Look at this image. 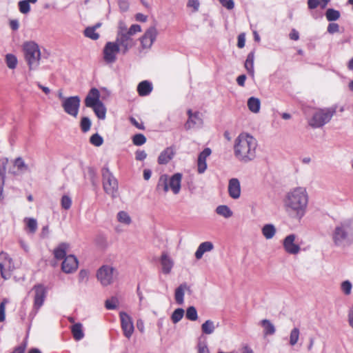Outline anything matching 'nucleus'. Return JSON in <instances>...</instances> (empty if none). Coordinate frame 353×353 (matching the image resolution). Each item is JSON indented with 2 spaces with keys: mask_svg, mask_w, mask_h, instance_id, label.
I'll return each mask as SVG.
<instances>
[{
  "mask_svg": "<svg viewBox=\"0 0 353 353\" xmlns=\"http://www.w3.org/2000/svg\"><path fill=\"white\" fill-rule=\"evenodd\" d=\"M308 201L309 196L305 188H294L283 198L285 211L289 217L300 221L306 214Z\"/></svg>",
  "mask_w": 353,
  "mask_h": 353,
  "instance_id": "nucleus-1",
  "label": "nucleus"
},
{
  "mask_svg": "<svg viewBox=\"0 0 353 353\" xmlns=\"http://www.w3.org/2000/svg\"><path fill=\"white\" fill-rule=\"evenodd\" d=\"M256 139L247 133H241L235 139L234 154L242 163H248L256 157Z\"/></svg>",
  "mask_w": 353,
  "mask_h": 353,
  "instance_id": "nucleus-2",
  "label": "nucleus"
},
{
  "mask_svg": "<svg viewBox=\"0 0 353 353\" xmlns=\"http://www.w3.org/2000/svg\"><path fill=\"white\" fill-rule=\"evenodd\" d=\"M335 246L345 248L353 243V223L345 221L336 225L332 233Z\"/></svg>",
  "mask_w": 353,
  "mask_h": 353,
  "instance_id": "nucleus-3",
  "label": "nucleus"
},
{
  "mask_svg": "<svg viewBox=\"0 0 353 353\" xmlns=\"http://www.w3.org/2000/svg\"><path fill=\"white\" fill-rule=\"evenodd\" d=\"M182 174L175 173L170 178L168 174H161L158 180L157 191L164 194L170 189L174 194H178L181 190Z\"/></svg>",
  "mask_w": 353,
  "mask_h": 353,
  "instance_id": "nucleus-4",
  "label": "nucleus"
},
{
  "mask_svg": "<svg viewBox=\"0 0 353 353\" xmlns=\"http://www.w3.org/2000/svg\"><path fill=\"white\" fill-rule=\"evenodd\" d=\"M25 59L30 70H36L41 59V52L39 46L33 41L26 42L23 46Z\"/></svg>",
  "mask_w": 353,
  "mask_h": 353,
  "instance_id": "nucleus-5",
  "label": "nucleus"
},
{
  "mask_svg": "<svg viewBox=\"0 0 353 353\" xmlns=\"http://www.w3.org/2000/svg\"><path fill=\"white\" fill-rule=\"evenodd\" d=\"M336 113V108H325L316 110L309 121V125L313 128H319L329 123Z\"/></svg>",
  "mask_w": 353,
  "mask_h": 353,
  "instance_id": "nucleus-6",
  "label": "nucleus"
},
{
  "mask_svg": "<svg viewBox=\"0 0 353 353\" xmlns=\"http://www.w3.org/2000/svg\"><path fill=\"white\" fill-rule=\"evenodd\" d=\"M118 276L117 270L112 265H103L97 271V279L102 286H108L112 284Z\"/></svg>",
  "mask_w": 353,
  "mask_h": 353,
  "instance_id": "nucleus-7",
  "label": "nucleus"
},
{
  "mask_svg": "<svg viewBox=\"0 0 353 353\" xmlns=\"http://www.w3.org/2000/svg\"><path fill=\"white\" fill-rule=\"evenodd\" d=\"M103 188L105 193L112 198L118 196V182L108 168L102 169Z\"/></svg>",
  "mask_w": 353,
  "mask_h": 353,
  "instance_id": "nucleus-8",
  "label": "nucleus"
},
{
  "mask_svg": "<svg viewBox=\"0 0 353 353\" xmlns=\"http://www.w3.org/2000/svg\"><path fill=\"white\" fill-rule=\"evenodd\" d=\"M14 269V265L12 258L7 253L1 252L0 253V272L1 277L6 280L10 279Z\"/></svg>",
  "mask_w": 353,
  "mask_h": 353,
  "instance_id": "nucleus-9",
  "label": "nucleus"
},
{
  "mask_svg": "<svg viewBox=\"0 0 353 353\" xmlns=\"http://www.w3.org/2000/svg\"><path fill=\"white\" fill-rule=\"evenodd\" d=\"M121 52L118 43L115 41L107 42L103 50V56L104 61L108 64H112L117 60V54Z\"/></svg>",
  "mask_w": 353,
  "mask_h": 353,
  "instance_id": "nucleus-10",
  "label": "nucleus"
},
{
  "mask_svg": "<svg viewBox=\"0 0 353 353\" xmlns=\"http://www.w3.org/2000/svg\"><path fill=\"white\" fill-rule=\"evenodd\" d=\"M115 42L118 43L122 54H125L136 44V41L132 37L127 35L120 30L117 32Z\"/></svg>",
  "mask_w": 353,
  "mask_h": 353,
  "instance_id": "nucleus-11",
  "label": "nucleus"
},
{
  "mask_svg": "<svg viewBox=\"0 0 353 353\" xmlns=\"http://www.w3.org/2000/svg\"><path fill=\"white\" fill-rule=\"evenodd\" d=\"M81 99L78 96L67 97L61 105L64 111L69 115L77 117L80 107Z\"/></svg>",
  "mask_w": 353,
  "mask_h": 353,
  "instance_id": "nucleus-12",
  "label": "nucleus"
},
{
  "mask_svg": "<svg viewBox=\"0 0 353 353\" xmlns=\"http://www.w3.org/2000/svg\"><path fill=\"white\" fill-rule=\"evenodd\" d=\"M121 319V325L124 336L130 339L134 330V324L132 318L125 312L119 313Z\"/></svg>",
  "mask_w": 353,
  "mask_h": 353,
  "instance_id": "nucleus-13",
  "label": "nucleus"
},
{
  "mask_svg": "<svg viewBox=\"0 0 353 353\" xmlns=\"http://www.w3.org/2000/svg\"><path fill=\"white\" fill-rule=\"evenodd\" d=\"M158 34L157 28L154 26L150 27L140 38L141 45L143 49H150Z\"/></svg>",
  "mask_w": 353,
  "mask_h": 353,
  "instance_id": "nucleus-14",
  "label": "nucleus"
},
{
  "mask_svg": "<svg viewBox=\"0 0 353 353\" xmlns=\"http://www.w3.org/2000/svg\"><path fill=\"white\" fill-rule=\"evenodd\" d=\"M32 290L34 292V309L37 311L44 303L46 291L44 286L41 284L34 285Z\"/></svg>",
  "mask_w": 353,
  "mask_h": 353,
  "instance_id": "nucleus-15",
  "label": "nucleus"
},
{
  "mask_svg": "<svg viewBox=\"0 0 353 353\" xmlns=\"http://www.w3.org/2000/svg\"><path fill=\"white\" fill-rule=\"evenodd\" d=\"M296 237L294 234H291L283 239V245L287 253L296 254L300 252L301 248L299 245L295 243Z\"/></svg>",
  "mask_w": 353,
  "mask_h": 353,
  "instance_id": "nucleus-16",
  "label": "nucleus"
},
{
  "mask_svg": "<svg viewBox=\"0 0 353 353\" xmlns=\"http://www.w3.org/2000/svg\"><path fill=\"white\" fill-rule=\"evenodd\" d=\"M79 262L75 256L69 254L63 259L61 270L66 274H71L78 268Z\"/></svg>",
  "mask_w": 353,
  "mask_h": 353,
  "instance_id": "nucleus-17",
  "label": "nucleus"
},
{
  "mask_svg": "<svg viewBox=\"0 0 353 353\" xmlns=\"http://www.w3.org/2000/svg\"><path fill=\"white\" fill-rule=\"evenodd\" d=\"M100 92L98 89L92 88L89 91L85 99V105L88 108H92L101 103Z\"/></svg>",
  "mask_w": 353,
  "mask_h": 353,
  "instance_id": "nucleus-18",
  "label": "nucleus"
},
{
  "mask_svg": "<svg viewBox=\"0 0 353 353\" xmlns=\"http://www.w3.org/2000/svg\"><path fill=\"white\" fill-rule=\"evenodd\" d=\"M211 150L209 148H205L198 157L197 171L199 174H203L207 169L206 159L211 154Z\"/></svg>",
  "mask_w": 353,
  "mask_h": 353,
  "instance_id": "nucleus-19",
  "label": "nucleus"
},
{
  "mask_svg": "<svg viewBox=\"0 0 353 353\" xmlns=\"http://www.w3.org/2000/svg\"><path fill=\"white\" fill-rule=\"evenodd\" d=\"M228 194L233 199H237L241 196V185L238 179L232 178L228 183Z\"/></svg>",
  "mask_w": 353,
  "mask_h": 353,
  "instance_id": "nucleus-20",
  "label": "nucleus"
},
{
  "mask_svg": "<svg viewBox=\"0 0 353 353\" xmlns=\"http://www.w3.org/2000/svg\"><path fill=\"white\" fill-rule=\"evenodd\" d=\"M188 119L185 124V128L189 130L194 126L201 125L203 121L199 112L192 113L191 110H188Z\"/></svg>",
  "mask_w": 353,
  "mask_h": 353,
  "instance_id": "nucleus-21",
  "label": "nucleus"
},
{
  "mask_svg": "<svg viewBox=\"0 0 353 353\" xmlns=\"http://www.w3.org/2000/svg\"><path fill=\"white\" fill-rule=\"evenodd\" d=\"M160 263L162 272L164 274H170L174 266V261L172 259V258L167 253L163 252L161 254Z\"/></svg>",
  "mask_w": 353,
  "mask_h": 353,
  "instance_id": "nucleus-22",
  "label": "nucleus"
},
{
  "mask_svg": "<svg viewBox=\"0 0 353 353\" xmlns=\"http://www.w3.org/2000/svg\"><path fill=\"white\" fill-rule=\"evenodd\" d=\"M175 151L173 147H168L162 151L159 157L158 163L161 165L167 164L174 156Z\"/></svg>",
  "mask_w": 353,
  "mask_h": 353,
  "instance_id": "nucleus-23",
  "label": "nucleus"
},
{
  "mask_svg": "<svg viewBox=\"0 0 353 353\" xmlns=\"http://www.w3.org/2000/svg\"><path fill=\"white\" fill-rule=\"evenodd\" d=\"M186 290H190L189 286L183 283L176 288L174 292V299L177 304L183 305L184 303V295Z\"/></svg>",
  "mask_w": 353,
  "mask_h": 353,
  "instance_id": "nucleus-24",
  "label": "nucleus"
},
{
  "mask_svg": "<svg viewBox=\"0 0 353 353\" xmlns=\"http://www.w3.org/2000/svg\"><path fill=\"white\" fill-rule=\"evenodd\" d=\"M214 249V245L210 241H205L201 243L196 251L195 252V257L196 259H201L203 255L208 252H210Z\"/></svg>",
  "mask_w": 353,
  "mask_h": 353,
  "instance_id": "nucleus-25",
  "label": "nucleus"
},
{
  "mask_svg": "<svg viewBox=\"0 0 353 353\" xmlns=\"http://www.w3.org/2000/svg\"><path fill=\"white\" fill-rule=\"evenodd\" d=\"M152 84L148 81L140 82L137 86V92L141 97L149 95L152 91Z\"/></svg>",
  "mask_w": 353,
  "mask_h": 353,
  "instance_id": "nucleus-26",
  "label": "nucleus"
},
{
  "mask_svg": "<svg viewBox=\"0 0 353 353\" xmlns=\"http://www.w3.org/2000/svg\"><path fill=\"white\" fill-rule=\"evenodd\" d=\"M69 245L66 243H60L54 250V258L57 260L64 259L66 256Z\"/></svg>",
  "mask_w": 353,
  "mask_h": 353,
  "instance_id": "nucleus-27",
  "label": "nucleus"
},
{
  "mask_svg": "<svg viewBox=\"0 0 353 353\" xmlns=\"http://www.w3.org/2000/svg\"><path fill=\"white\" fill-rule=\"evenodd\" d=\"M219 323H215L212 320H207L201 325V331L205 334H212L214 333L215 329L218 327Z\"/></svg>",
  "mask_w": 353,
  "mask_h": 353,
  "instance_id": "nucleus-28",
  "label": "nucleus"
},
{
  "mask_svg": "<svg viewBox=\"0 0 353 353\" xmlns=\"http://www.w3.org/2000/svg\"><path fill=\"white\" fill-rule=\"evenodd\" d=\"M215 212L218 215L225 219H230L233 216V212L226 205H218L215 209Z\"/></svg>",
  "mask_w": 353,
  "mask_h": 353,
  "instance_id": "nucleus-29",
  "label": "nucleus"
},
{
  "mask_svg": "<svg viewBox=\"0 0 353 353\" xmlns=\"http://www.w3.org/2000/svg\"><path fill=\"white\" fill-rule=\"evenodd\" d=\"M71 332L72 333L74 339L76 341H80L84 337L83 325L80 323H74L71 327Z\"/></svg>",
  "mask_w": 353,
  "mask_h": 353,
  "instance_id": "nucleus-30",
  "label": "nucleus"
},
{
  "mask_svg": "<svg viewBox=\"0 0 353 353\" xmlns=\"http://www.w3.org/2000/svg\"><path fill=\"white\" fill-rule=\"evenodd\" d=\"M276 232V230L275 226L271 223L264 225L261 229V232L266 239H272L274 236Z\"/></svg>",
  "mask_w": 353,
  "mask_h": 353,
  "instance_id": "nucleus-31",
  "label": "nucleus"
},
{
  "mask_svg": "<svg viewBox=\"0 0 353 353\" xmlns=\"http://www.w3.org/2000/svg\"><path fill=\"white\" fill-rule=\"evenodd\" d=\"M254 52H250L245 62V68L248 72L251 75L254 76Z\"/></svg>",
  "mask_w": 353,
  "mask_h": 353,
  "instance_id": "nucleus-32",
  "label": "nucleus"
},
{
  "mask_svg": "<svg viewBox=\"0 0 353 353\" xmlns=\"http://www.w3.org/2000/svg\"><path fill=\"white\" fill-rule=\"evenodd\" d=\"M260 324L263 327L265 335H272L275 333V327L269 320L263 319Z\"/></svg>",
  "mask_w": 353,
  "mask_h": 353,
  "instance_id": "nucleus-33",
  "label": "nucleus"
},
{
  "mask_svg": "<svg viewBox=\"0 0 353 353\" xmlns=\"http://www.w3.org/2000/svg\"><path fill=\"white\" fill-rule=\"evenodd\" d=\"M248 107L251 112H259L261 107L260 100L253 97H250L248 101Z\"/></svg>",
  "mask_w": 353,
  "mask_h": 353,
  "instance_id": "nucleus-34",
  "label": "nucleus"
},
{
  "mask_svg": "<svg viewBox=\"0 0 353 353\" xmlns=\"http://www.w3.org/2000/svg\"><path fill=\"white\" fill-rule=\"evenodd\" d=\"M91 108L93 110L96 116L99 119H105L106 114V108L102 102L97 104L95 106H93Z\"/></svg>",
  "mask_w": 353,
  "mask_h": 353,
  "instance_id": "nucleus-35",
  "label": "nucleus"
},
{
  "mask_svg": "<svg viewBox=\"0 0 353 353\" xmlns=\"http://www.w3.org/2000/svg\"><path fill=\"white\" fill-rule=\"evenodd\" d=\"M119 30L126 34L127 35L132 37V36L141 31V28L138 24H133L130 26V28L128 30L127 28L122 29L121 24L119 26Z\"/></svg>",
  "mask_w": 353,
  "mask_h": 353,
  "instance_id": "nucleus-36",
  "label": "nucleus"
},
{
  "mask_svg": "<svg viewBox=\"0 0 353 353\" xmlns=\"http://www.w3.org/2000/svg\"><path fill=\"white\" fill-rule=\"evenodd\" d=\"M14 165L17 168L20 172H25L29 171L28 165L25 163L21 157H17L14 159Z\"/></svg>",
  "mask_w": 353,
  "mask_h": 353,
  "instance_id": "nucleus-37",
  "label": "nucleus"
},
{
  "mask_svg": "<svg viewBox=\"0 0 353 353\" xmlns=\"http://www.w3.org/2000/svg\"><path fill=\"white\" fill-rule=\"evenodd\" d=\"M118 221L124 225H130L132 223V219L128 213L125 211H120L117 214Z\"/></svg>",
  "mask_w": 353,
  "mask_h": 353,
  "instance_id": "nucleus-38",
  "label": "nucleus"
},
{
  "mask_svg": "<svg viewBox=\"0 0 353 353\" xmlns=\"http://www.w3.org/2000/svg\"><path fill=\"white\" fill-rule=\"evenodd\" d=\"M6 63L10 69H14L18 63L17 58L12 54H8L6 56Z\"/></svg>",
  "mask_w": 353,
  "mask_h": 353,
  "instance_id": "nucleus-39",
  "label": "nucleus"
},
{
  "mask_svg": "<svg viewBox=\"0 0 353 353\" xmlns=\"http://www.w3.org/2000/svg\"><path fill=\"white\" fill-rule=\"evenodd\" d=\"M325 17L327 21H334L339 19L340 12L332 8H329L325 12Z\"/></svg>",
  "mask_w": 353,
  "mask_h": 353,
  "instance_id": "nucleus-40",
  "label": "nucleus"
},
{
  "mask_svg": "<svg viewBox=\"0 0 353 353\" xmlns=\"http://www.w3.org/2000/svg\"><path fill=\"white\" fill-rule=\"evenodd\" d=\"M183 316H184V310H183V309H182V308H177L172 314V316H171L172 321L174 323H177L178 322H179L182 319Z\"/></svg>",
  "mask_w": 353,
  "mask_h": 353,
  "instance_id": "nucleus-41",
  "label": "nucleus"
},
{
  "mask_svg": "<svg viewBox=\"0 0 353 353\" xmlns=\"http://www.w3.org/2000/svg\"><path fill=\"white\" fill-rule=\"evenodd\" d=\"M85 37L92 40H97L99 38V34L96 32L95 28L88 27L84 30Z\"/></svg>",
  "mask_w": 353,
  "mask_h": 353,
  "instance_id": "nucleus-42",
  "label": "nucleus"
},
{
  "mask_svg": "<svg viewBox=\"0 0 353 353\" xmlns=\"http://www.w3.org/2000/svg\"><path fill=\"white\" fill-rule=\"evenodd\" d=\"M185 316L190 321H196L198 319V314L196 308L194 306L188 307Z\"/></svg>",
  "mask_w": 353,
  "mask_h": 353,
  "instance_id": "nucleus-43",
  "label": "nucleus"
},
{
  "mask_svg": "<svg viewBox=\"0 0 353 353\" xmlns=\"http://www.w3.org/2000/svg\"><path fill=\"white\" fill-rule=\"evenodd\" d=\"M299 338V330L294 327L292 330L290 335V344L294 346L298 342Z\"/></svg>",
  "mask_w": 353,
  "mask_h": 353,
  "instance_id": "nucleus-44",
  "label": "nucleus"
},
{
  "mask_svg": "<svg viewBox=\"0 0 353 353\" xmlns=\"http://www.w3.org/2000/svg\"><path fill=\"white\" fill-rule=\"evenodd\" d=\"M25 221L26 222L27 227L29 229L30 233H34L37 229V220L33 218H26Z\"/></svg>",
  "mask_w": 353,
  "mask_h": 353,
  "instance_id": "nucleus-45",
  "label": "nucleus"
},
{
  "mask_svg": "<svg viewBox=\"0 0 353 353\" xmlns=\"http://www.w3.org/2000/svg\"><path fill=\"white\" fill-rule=\"evenodd\" d=\"M72 199L68 195H63L61 199V208L65 210H69L72 206Z\"/></svg>",
  "mask_w": 353,
  "mask_h": 353,
  "instance_id": "nucleus-46",
  "label": "nucleus"
},
{
  "mask_svg": "<svg viewBox=\"0 0 353 353\" xmlns=\"http://www.w3.org/2000/svg\"><path fill=\"white\" fill-rule=\"evenodd\" d=\"M132 142L135 145H142L146 142V138L143 134H137L132 137Z\"/></svg>",
  "mask_w": 353,
  "mask_h": 353,
  "instance_id": "nucleus-47",
  "label": "nucleus"
},
{
  "mask_svg": "<svg viewBox=\"0 0 353 353\" xmlns=\"http://www.w3.org/2000/svg\"><path fill=\"white\" fill-rule=\"evenodd\" d=\"M30 3L27 0L20 1L19 2V10L23 14H27L30 10Z\"/></svg>",
  "mask_w": 353,
  "mask_h": 353,
  "instance_id": "nucleus-48",
  "label": "nucleus"
},
{
  "mask_svg": "<svg viewBox=\"0 0 353 353\" xmlns=\"http://www.w3.org/2000/svg\"><path fill=\"white\" fill-rule=\"evenodd\" d=\"M90 142L92 145L99 147L103 144V139L99 134L96 133L91 136L90 139Z\"/></svg>",
  "mask_w": 353,
  "mask_h": 353,
  "instance_id": "nucleus-49",
  "label": "nucleus"
},
{
  "mask_svg": "<svg viewBox=\"0 0 353 353\" xmlns=\"http://www.w3.org/2000/svg\"><path fill=\"white\" fill-rule=\"evenodd\" d=\"M91 121L88 117H83L81 121V128L83 132H86L90 129Z\"/></svg>",
  "mask_w": 353,
  "mask_h": 353,
  "instance_id": "nucleus-50",
  "label": "nucleus"
},
{
  "mask_svg": "<svg viewBox=\"0 0 353 353\" xmlns=\"http://www.w3.org/2000/svg\"><path fill=\"white\" fill-rule=\"evenodd\" d=\"M352 288V283L349 281H345L341 285V289L345 295L350 294Z\"/></svg>",
  "mask_w": 353,
  "mask_h": 353,
  "instance_id": "nucleus-51",
  "label": "nucleus"
},
{
  "mask_svg": "<svg viewBox=\"0 0 353 353\" xmlns=\"http://www.w3.org/2000/svg\"><path fill=\"white\" fill-rule=\"evenodd\" d=\"M8 303V300L7 299H3V301L0 303V322L4 321L6 319V305Z\"/></svg>",
  "mask_w": 353,
  "mask_h": 353,
  "instance_id": "nucleus-52",
  "label": "nucleus"
},
{
  "mask_svg": "<svg viewBox=\"0 0 353 353\" xmlns=\"http://www.w3.org/2000/svg\"><path fill=\"white\" fill-rule=\"evenodd\" d=\"M117 300L114 298H112L111 299L106 300L105 301V307L108 310H114L117 307Z\"/></svg>",
  "mask_w": 353,
  "mask_h": 353,
  "instance_id": "nucleus-53",
  "label": "nucleus"
},
{
  "mask_svg": "<svg viewBox=\"0 0 353 353\" xmlns=\"http://www.w3.org/2000/svg\"><path fill=\"white\" fill-rule=\"evenodd\" d=\"M199 6V0H188L187 3V7L193 8V12L198 11Z\"/></svg>",
  "mask_w": 353,
  "mask_h": 353,
  "instance_id": "nucleus-54",
  "label": "nucleus"
},
{
  "mask_svg": "<svg viewBox=\"0 0 353 353\" xmlns=\"http://www.w3.org/2000/svg\"><path fill=\"white\" fill-rule=\"evenodd\" d=\"M220 3L228 10H232L234 7V0H219Z\"/></svg>",
  "mask_w": 353,
  "mask_h": 353,
  "instance_id": "nucleus-55",
  "label": "nucleus"
},
{
  "mask_svg": "<svg viewBox=\"0 0 353 353\" xmlns=\"http://www.w3.org/2000/svg\"><path fill=\"white\" fill-rule=\"evenodd\" d=\"M197 353H210L209 349L205 343H202V342L198 343Z\"/></svg>",
  "mask_w": 353,
  "mask_h": 353,
  "instance_id": "nucleus-56",
  "label": "nucleus"
},
{
  "mask_svg": "<svg viewBox=\"0 0 353 353\" xmlns=\"http://www.w3.org/2000/svg\"><path fill=\"white\" fill-rule=\"evenodd\" d=\"M327 30L330 34H334L339 31V26L336 23H330L327 26Z\"/></svg>",
  "mask_w": 353,
  "mask_h": 353,
  "instance_id": "nucleus-57",
  "label": "nucleus"
},
{
  "mask_svg": "<svg viewBox=\"0 0 353 353\" xmlns=\"http://www.w3.org/2000/svg\"><path fill=\"white\" fill-rule=\"evenodd\" d=\"M118 5L121 12H126L129 9V2L127 0H119Z\"/></svg>",
  "mask_w": 353,
  "mask_h": 353,
  "instance_id": "nucleus-58",
  "label": "nucleus"
},
{
  "mask_svg": "<svg viewBox=\"0 0 353 353\" xmlns=\"http://www.w3.org/2000/svg\"><path fill=\"white\" fill-rule=\"evenodd\" d=\"M88 279V272L85 270H80L79 273V282L87 281Z\"/></svg>",
  "mask_w": 353,
  "mask_h": 353,
  "instance_id": "nucleus-59",
  "label": "nucleus"
},
{
  "mask_svg": "<svg viewBox=\"0 0 353 353\" xmlns=\"http://www.w3.org/2000/svg\"><path fill=\"white\" fill-rule=\"evenodd\" d=\"M135 155L137 161H143L147 157V154L144 150H137Z\"/></svg>",
  "mask_w": 353,
  "mask_h": 353,
  "instance_id": "nucleus-60",
  "label": "nucleus"
},
{
  "mask_svg": "<svg viewBox=\"0 0 353 353\" xmlns=\"http://www.w3.org/2000/svg\"><path fill=\"white\" fill-rule=\"evenodd\" d=\"M321 1L319 0H308L307 5L310 9H314L320 6Z\"/></svg>",
  "mask_w": 353,
  "mask_h": 353,
  "instance_id": "nucleus-61",
  "label": "nucleus"
},
{
  "mask_svg": "<svg viewBox=\"0 0 353 353\" xmlns=\"http://www.w3.org/2000/svg\"><path fill=\"white\" fill-rule=\"evenodd\" d=\"M245 39L244 34H239L238 37L237 46L239 48H243L245 46Z\"/></svg>",
  "mask_w": 353,
  "mask_h": 353,
  "instance_id": "nucleus-62",
  "label": "nucleus"
},
{
  "mask_svg": "<svg viewBox=\"0 0 353 353\" xmlns=\"http://www.w3.org/2000/svg\"><path fill=\"white\" fill-rule=\"evenodd\" d=\"M26 348V343H23V344L15 347L14 351L12 353H24Z\"/></svg>",
  "mask_w": 353,
  "mask_h": 353,
  "instance_id": "nucleus-63",
  "label": "nucleus"
},
{
  "mask_svg": "<svg viewBox=\"0 0 353 353\" xmlns=\"http://www.w3.org/2000/svg\"><path fill=\"white\" fill-rule=\"evenodd\" d=\"M347 317L349 325L353 328V305L349 310Z\"/></svg>",
  "mask_w": 353,
  "mask_h": 353,
  "instance_id": "nucleus-64",
  "label": "nucleus"
}]
</instances>
